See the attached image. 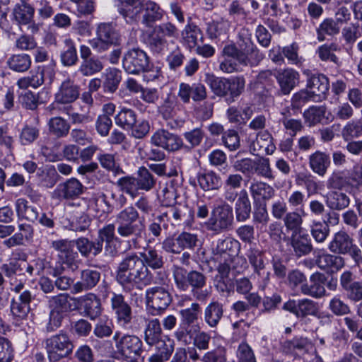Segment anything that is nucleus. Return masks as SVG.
<instances>
[{
  "label": "nucleus",
  "instance_id": "f257e3e1",
  "mask_svg": "<svg viewBox=\"0 0 362 362\" xmlns=\"http://www.w3.org/2000/svg\"><path fill=\"white\" fill-rule=\"evenodd\" d=\"M148 58L145 52L139 48H133L129 50L123 59V67L129 74H136L141 71H145L144 77L148 80L157 78L159 71H148Z\"/></svg>",
  "mask_w": 362,
  "mask_h": 362
},
{
  "label": "nucleus",
  "instance_id": "f03ea898",
  "mask_svg": "<svg viewBox=\"0 0 362 362\" xmlns=\"http://www.w3.org/2000/svg\"><path fill=\"white\" fill-rule=\"evenodd\" d=\"M117 351L127 362H135L142 353V341L130 334L115 332L113 336Z\"/></svg>",
  "mask_w": 362,
  "mask_h": 362
},
{
  "label": "nucleus",
  "instance_id": "7ed1b4c3",
  "mask_svg": "<svg viewBox=\"0 0 362 362\" xmlns=\"http://www.w3.org/2000/svg\"><path fill=\"white\" fill-rule=\"evenodd\" d=\"M119 40L118 33L110 23H101L96 28L95 37L90 40L89 44L93 49L100 52L119 44Z\"/></svg>",
  "mask_w": 362,
  "mask_h": 362
},
{
  "label": "nucleus",
  "instance_id": "20e7f679",
  "mask_svg": "<svg viewBox=\"0 0 362 362\" xmlns=\"http://www.w3.org/2000/svg\"><path fill=\"white\" fill-rule=\"evenodd\" d=\"M233 222L232 206L226 202H222L212 209L207 225L210 230L218 233L228 230Z\"/></svg>",
  "mask_w": 362,
  "mask_h": 362
},
{
  "label": "nucleus",
  "instance_id": "39448f33",
  "mask_svg": "<svg viewBox=\"0 0 362 362\" xmlns=\"http://www.w3.org/2000/svg\"><path fill=\"white\" fill-rule=\"evenodd\" d=\"M74 345L67 334L60 333L46 340V350L52 361H58L68 356L73 351Z\"/></svg>",
  "mask_w": 362,
  "mask_h": 362
},
{
  "label": "nucleus",
  "instance_id": "423d86ee",
  "mask_svg": "<svg viewBox=\"0 0 362 362\" xmlns=\"http://www.w3.org/2000/svg\"><path fill=\"white\" fill-rule=\"evenodd\" d=\"M175 335L176 339L184 344H189L192 341L194 346L199 350L209 349L211 336L201 331L199 325H193L190 329L187 328L186 330L177 329Z\"/></svg>",
  "mask_w": 362,
  "mask_h": 362
},
{
  "label": "nucleus",
  "instance_id": "0eeeda50",
  "mask_svg": "<svg viewBox=\"0 0 362 362\" xmlns=\"http://www.w3.org/2000/svg\"><path fill=\"white\" fill-rule=\"evenodd\" d=\"M171 303L168 291L163 287L154 286L146 291V303L152 315H158L165 310Z\"/></svg>",
  "mask_w": 362,
  "mask_h": 362
},
{
  "label": "nucleus",
  "instance_id": "6e6552de",
  "mask_svg": "<svg viewBox=\"0 0 362 362\" xmlns=\"http://www.w3.org/2000/svg\"><path fill=\"white\" fill-rule=\"evenodd\" d=\"M74 304V309H77L82 313L94 320L98 317L102 311L101 302L94 293H90L78 298L71 300Z\"/></svg>",
  "mask_w": 362,
  "mask_h": 362
},
{
  "label": "nucleus",
  "instance_id": "1a4fd4ad",
  "mask_svg": "<svg viewBox=\"0 0 362 362\" xmlns=\"http://www.w3.org/2000/svg\"><path fill=\"white\" fill-rule=\"evenodd\" d=\"M27 266V262L24 259L14 260L1 267V269L10 279L12 289L19 292L25 282V277L23 274L24 267Z\"/></svg>",
  "mask_w": 362,
  "mask_h": 362
},
{
  "label": "nucleus",
  "instance_id": "9d476101",
  "mask_svg": "<svg viewBox=\"0 0 362 362\" xmlns=\"http://www.w3.org/2000/svg\"><path fill=\"white\" fill-rule=\"evenodd\" d=\"M174 278L177 287L183 291H186L189 286L193 288H202L206 283L205 276L202 273L196 271L187 272L182 268L175 269Z\"/></svg>",
  "mask_w": 362,
  "mask_h": 362
},
{
  "label": "nucleus",
  "instance_id": "9b49d317",
  "mask_svg": "<svg viewBox=\"0 0 362 362\" xmlns=\"http://www.w3.org/2000/svg\"><path fill=\"white\" fill-rule=\"evenodd\" d=\"M329 248L333 252L350 254L356 262L360 259V249L352 244V240L344 231H339L334 235Z\"/></svg>",
  "mask_w": 362,
  "mask_h": 362
},
{
  "label": "nucleus",
  "instance_id": "f8f14e48",
  "mask_svg": "<svg viewBox=\"0 0 362 362\" xmlns=\"http://www.w3.org/2000/svg\"><path fill=\"white\" fill-rule=\"evenodd\" d=\"M115 226L107 224L98 230V236L96 240L95 252H100L103 249V243H105V252L110 255H113L117 252V246L119 243V239L115 233Z\"/></svg>",
  "mask_w": 362,
  "mask_h": 362
},
{
  "label": "nucleus",
  "instance_id": "ddd939ff",
  "mask_svg": "<svg viewBox=\"0 0 362 362\" xmlns=\"http://www.w3.org/2000/svg\"><path fill=\"white\" fill-rule=\"evenodd\" d=\"M110 301L117 323L122 327L127 326L132 319L131 307L125 302L124 296L121 294L113 293Z\"/></svg>",
  "mask_w": 362,
  "mask_h": 362
},
{
  "label": "nucleus",
  "instance_id": "4468645a",
  "mask_svg": "<svg viewBox=\"0 0 362 362\" xmlns=\"http://www.w3.org/2000/svg\"><path fill=\"white\" fill-rule=\"evenodd\" d=\"M119 1L118 11L126 23L133 24L141 18L143 11L142 0H119Z\"/></svg>",
  "mask_w": 362,
  "mask_h": 362
},
{
  "label": "nucleus",
  "instance_id": "2eb2a0df",
  "mask_svg": "<svg viewBox=\"0 0 362 362\" xmlns=\"http://www.w3.org/2000/svg\"><path fill=\"white\" fill-rule=\"evenodd\" d=\"M151 143L169 151L178 150L182 145V141L177 135L165 129H158L151 138Z\"/></svg>",
  "mask_w": 362,
  "mask_h": 362
},
{
  "label": "nucleus",
  "instance_id": "dca6fc26",
  "mask_svg": "<svg viewBox=\"0 0 362 362\" xmlns=\"http://www.w3.org/2000/svg\"><path fill=\"white\" fill-rule=\"evenodd\" d=\"M128 279L122 282L121 284L124 286L130 288L131 286H136L140 288L151 284L153 279L152 274L149 272L145 266L143 260L137 262V266L131 273L128 274Z\"/></svg>",
  "mask_w": 362,
  "mask_h": 362
},
{
  "label": "nucleus",
  "instance_id": "f3484780",
  "mask_svg": "<svg viewBox=\"0 0 362 362\" xmlns=\"http://www.w3.org/2000/svg\"><path fill=\"white\" fill-rule=\"evenodd\" d=\"M285 310L293 313L297 317L314 315L317 308L315 303L309 299L289 300L283 306Z\"/></svg>",
  "mask_w": 362,
  "mask_h": 362
},
{
  "label": "nucleus",
  "instance_id": "a211bd4d",
  "mask_svg": "<svg viewBox=\"0 0 362 362\" xmlns=\"http://www.w3.org/2000/svg\"><path fill=\"white\" fill-rule=\"evenodd\" d=\"M79 95V88L73 81L68 79L62 83L55 94V102L69 104L74 102Z\"/></svg>",
  "mask_w": 362,
  "mask_h": 362
},
{
  "label": "nucleus",
  "instance_id": "6ab92c4d",
  "mask_svg": "<svg viewBox=\"0 0 362 362\" xmlns=\"http://www.w3.org/2000/svg\"><path fill=\"white\" fill-rule=\"evenodd\" d=\"M305 122L309 126H313L317 123L327 124L334 119V115L327 112L324 106H312L303 113Z\"/></svg>",
  "mask_w": 362,
  "mask_h": 362
},
{
  "label": "nucleus",
  "instance_id": "aec40b11",
  "mask_svg": "<svg viewBox=\"0 0 362 362\" xmlns=\"http://www.w3.org/2000/svg\"><path fill=\"white\" fill-rule=\"evenodd\" d=\"M307 88L313 95L314 101L322 100L329 90L328 78L322 74L313 76L308 81Z\"/></svg>",
  "mask_w": 362,
  "mask_h": 362
},
{
  "label": "nucleus",
  "instance_id": "412c9836",
  "mask_svg": "<svg viewBox=\"0 0 362 362\" xmlns=\"http://www.w3.org/2000/svg\"><path fill=\"white\" fill-rule=\"evenodd\" d=\"M255 137L256 140L252 141L250 145V148L254 153L265 152L272 155L274 152L276 146L273 144L272 135L267 131L259 132Z\"/></svg>",
  "mask_w": 362,
  "mask_h": 362
},
{
  "label": "nucleus",
  "instance_id": "4be33fe9",
  "mask_svg": "<svg viewBox=\"0 0 362 362\" xmlns=\"http://www.w3.org/2000/svg\"><path fill=\"white\" fill-rule=\"evenodd\" d=\"M177 34L176 27L171 23L167 22L155 27L152 35V44L159 48L165 46V37H175Z\"/></svg>",
  "mask_w": 362,
  "mask_h": 362
},
{
  "label": "nucleus",
  "instance_id": "5701e85b",
  "mask_svg": "<svg viewBox=\"0 0 362 362\" xmlns=\"http://www.w3.org/2000/svg\"><path fill=\"white\" fill-rule=\"evenodd\" d=\"M300 75L293 69H286L280 71L276 76L281 92L287 95L299 83Z\"/></svg>",
  "mask_w": 362,
  "mask_h": 362
},
{
  "label": "nucleus",
  "instance_id": "b1692460",
  "mask_svg": "<svg viewBox=\"0 0 362 362\" xmlns=\"http://www.w3.org/2000/svg\"><path fill=\"white\" fill-rule=\"evenodd\" d=\"M180 42L187 49H194L202 39L200 29L193 23H188L181 31Z\"/></svg>",
  "mask_w": 362,
  "mask_h": 362
},
{
  "label": "nucleus",
  "instance_id": "393cba45",
  "mask_svg": "<svg viewBox=\"0 0 362 362\" xmlns=\"http://www.w3.org/2000/svg\"><path fill=\"white\" fill-rule=\"evenodd\" d=\"M35 8L29 3L16 4L12 11L13 19L20 25H28L33 22Z\"/></svg>",
  "mask_w": 362,
  "mask_h": 362
},
{
  "label": "nucleus",
  "instance_id": "a878e982",
  "mask_svg": "<svg viewBox=\"0 0 362 362\" xmlns=\"http://www.w3.org/2000/svg\"><path fill=\"white\" fill-rule=\"evenodd\" d=\"M323 281V275L319 273L313 274L310 276V285H302L301 291L305 295H308L314 298H321L325 293Z\"/></svg>",
  "mask_w": 362,
  "mask_h": 362
},
{
  "label": "nucleus",
  "instance_id": "bb28decb",
  "mask_svg": "<svg viewBox=\"0 0 362 362\" xmlns=\"http://www.w3.org/2000/svg\"><path fill=\"white\" fill-rule=\"evenodd\" d=\"M100 279V274L95 270L86 269L82 272L81 281L76 283L73 288V293H77L83 290L95 286Z\"/></svg>",
  "mask_w": 362,
  "mask_h": 362
},
{
  "label": "nucleus",
  "instance_id": "cd10ccee",
  "mask_svg": "<svg viewBox=\"0 0 362 362\" xmlns=\"http://www.w3.org/2000/svg\"><path fill=\"white\" fill-rule=\"evenodd\" d=\"M291 344L294 349L305 350L303 360L305 362H322V358L317 355L314 346L307 339H295Z\"/></svg>",
  "mask_w": 362,
  "mask_h": 362
},
{
  "label": "nucleus",
  "instance_id": "c85d7f7f",
  "mask_svg": "<svg viewBox=\"0 0 362 362\" xmlns=\"http://www.w3.org/2000/svg\"><path fill=\"white\" fill-rule=\"evenodd\" d=\"M240 248V244L238 240L228 238L218 240L215 250L218 254L223 255V259H226L238 255Z\"/></svg>",
  "mask_w": 362,
  "mask_h": 362
},
{
  "label": "nucleus",
  "instance_id": "c756f323",
  "mask_svg": "<svg viewBox=\"0 0 362 362\" xmlns=\"http://www.w3.org/2000/svg\"><path fill=\"white\" fill-rule=\"evenodd\" d=\"M54 69L52 65L39 66L30 76L33 82V88H37L43 83H51L54 77Z\"/></svg>",
  "mask_w": 362,
  "mask_h": 362
},
{
  "label": "nucleus",
  "instance_id": "7c9ffc66",
  "mask_svg": "<svg viewBox=\"0 0 362 362\" xmlns=\"http://www.w3.org/2000/svg\"><path fill=\"white\" fill-rule=\"evenodd\" d=\"M141 260L137 255H131L122 261L119 265L117 275V279L120 284L128 279V274L131 273L136 267L137 262H141Z\"/></svg>",
  "mask_w": 362,
  "mask_h": 362
},
{
  "label": "nucleus",
  "instance_id": "2f4dec72",
  "mask_svg": "<svg viewBox=\"0 0 362 362\" xmlns=\"http://www.w3.org/2000/svg\"><path fill=\"white\" fill-rule=\"evenodd\" d=\"M15 209L19 218H24L32 222L38 219L37 209L34 206H29L28 202L23 198H19L16 201Z\"/></svg>",
  "mask_w": 362,
  "mask_h": 362
},
{
  "label": "nucleus",
  "instance_id": "473e14b6",
  "mask_svg": "<svg viewBox=\"0 0 362 362\" xmlns=\"http://www.w3.org/2000/svg\"><path fill=\"white\" fill-rule=\"evenodd\" d=\"M236 219L243 222L249 218L251 212V204L245 190L240 192L235 206Z\"/></svg>",
  "mask_w": 362,
  "mask_h": 362
},
{
  "label": "nucleus",
  "instance_id": "72a5a7b5",
  "mask_svg": "<svg viewBox=\"0 0 362 362\" xmlns=\"http://www.w3.org/2000/svg\"><path fill=\"white\" fill-rule=\"evenodd\" d=\"M330 164L328 155L320 151H316L310 156V166L313 171L323 176Z\"/></svg>",
  "mask_w": 362,
  "mask_h": 362
},
{
  "label": "nucleus",
  "instance_id": "f704fd0d",
  "mask_svg": "<svg viewBox=\"0 0 362 362\" xmlns=\"http://www.w3.org/2000/svg\"><path fill=\"white\" fill-rule=\"evenodd\" d=\"M317 263L321 269L331 272H334L341 269L344 265V262L342 257L329 254H322L320 255L317 260Z\"/></svg>",
  "mask_w": 362,
  "mask_h": 362
},
{
  "label": "nucleus",
  "instance_id": "c9c22d12",
  "mask_svg": "<svg viewBox=\"0 0 362 362\" xmlns=\"http://www.w3.org/2000/svg\"><path fill=\"white\" fill-rule=\"evenodd\" d=\"M143 23L146 25L160 21L163 16V11L158 4L152 1L143 2Z\"/></svg>",
  "mask_w": 362,
  "mask_h": 362
},
{
  "label": "nucleus",
  "instance_id": "e433bc0d",
  "mask_svg": "<svg viewBox=\"0 0 362 362\" xmlns=\"http://www.w3.org/2000/svg\"><path fill=\"white\" fill-rule=\"evenodd\" d=\"M181 315V326L179 329L186 330L187 328L190 329L193 325L196 323L198 320L199 313V305L198 303H192L190 308L181 310L180 311Z\"/></svg>",
  "mask_w": 362,
  "mask_h": 362
},
{
  "label": "nucleus",
  "instance_id": "4c0bfd02",
  "mask_svg": "<svg viewBox=\"0 0 362 362\" xmlns=\"http://www.w3.org/2000/svg\"><path fill=\"white\" fill-rule=\"evenodd\" d=\"M103 78L105 90L113 93L117 89L122 80V73L115 68H109L105 70Z\"/></svg>",
  "mask_w": 362,
  "mask_h": 362
},
{
  "label": "nucleus",
  "instance_id": "58836bf2",
  "mask_svg": "<svg viewBox=\"0 0 362 362\" xmlns=\"http://www.w3.org/2000/svg\"><path fill=\"white\" fill-rule=\"evenodd\" d=\"M8 67L16 72H24L31 66L30 57L27 54H13L7 62Z\"/></svg>",
  "mask_w": 362,
  "mask_h": 362
},
{
  "label": "nucleus",
  "instance_id": "ea45409f",
  "mask_svg": "<svg viewBox=\"0 0 362 362\" xmlns=\"http://www.w3.org/2000/svg\"><path fill=\"white\" fill-rule=\"evenodd\" d=\"M230 28L228 21L223 18L214 20L210 22L206 28V33L211 39L217 38L227 34Z\"/></svg>",
  "mask_w": 362,
  "mask_h": 362
},
{
  "label": "nucleus",
  "instance_id": "a19ab883",
  "mask_svg": "<svg viewBox=\"0 0 362 362\" xmlns=\"http://www.w3.org/2000/svg\"><path fill=\"white\" fill-rule=\"evenodd\" d=\"M326 203L330 209L340 210L349 205V199L344 193L339 191H334L327 194Z\"/></svg>",
  "mask_w": 362,
  "mask_h": 362
},
{
  "label": "nucleus",
  "instance_id": "79ce46f5",
  "mask_svg": "<svg viewBox=\"0 0 362 362\" xmlns=\"http://www.w3.org/2000/svg\"><path fill=\"white\" fill-rule=\"evenodd\" d=\"M115 124L125 130L129 129L136 121L135 112L129 108H122L115 116Z\"/></svg>",
  "mask_w": 362,
  "mask_h": 362
},
{
  "label": "nucleus",
  "instance_id": "37998d69",
  "mask_svg": "<svg viewBox=\"0 0 362 362\" xmlns=\"http://www.w3.org/2000/svg\"><path fill=\"white\" fill-rule=\"evenodd\" d=\"M197 180L201 188L205 191L218 189L221 185L220 177L212 172L199 174Z\"/></svg>",
  "mask_w": 362,
  "mask_h": 362
},
{
  "label": "nucleus",
  "instance_id": "c03bdc74",
  "mask_svg": "<svg viewBox=\"0 0 362 362\" xmlns=\"http://www.w3.org/2000/svg\"><path fill=\"white\" fill-rule=\"evenodd\" d=\"M250 191L255 199H269L274 194V189L268 184L262 182H254Z\"/></svg>",
  "mask_w": 362,
  "mask_h": 362
},
{
  "label": "nucleus",
  "instance_id": "a18cd8bd",
  "mask_svg": "<svg viewBox=\"0 0 362 362\" xmlns=\"http://www.w3.org/2000/svg\"><path fill=\"white\" fill-rule=\"evenodd\" d=\"M49 132L57 137L67 135L70 129L69 123L61 117H54L48 122Z\"/></svg>",
  "mask_w": 362,
  "mask_h": 362
},
{
  "label": "nucleus",
  "instance_id": "49530a36",
  "mask_svg": "<svg viewBox=\"0 0 362 362\" xmlns=\"http://www.w3.org/2000/svg\"><path fill=\"white\" fill-rule=\"evenodd\" d=\"M222 315V305L218 303H211L205 309V321L211 327L217 325Z\"/></svg>",
  "mask_w": 362,
  "mask_h": 362
},
{
  "label": "nucleus",
  "instance_id": "de8ad7c7",
  "mask_svg": "<svg viewBox=\"0 0 362 362\" xmlns=\"http://www.w3.org/2000/svg\"><path fill=\"white\" fill-rule=\"evenodd\" d=\"M157 348L158 349V353L149 358V362H164L167 361L173 351V342L170 340H168L167 343L163 341H158Z\"/></svg>",
  "mask_w": 362,
  "mask_h": 362
},
{
  "label": "nucleus",
  "instance_id": "09e8293b",
  "mask_svg": "<svg viewBox=\"0 0 362 362\" xmlns=\"http://www.w3.org/2000/svg\"><path fill=\"white\" fill-rule=\"evenodd\" d=\"M206 83L216 95H227L228 79L218 78L212 74H207L206 75Z\"/></svg>",
  "mask_w": 362,
  "mask_h": 362
},
{
  "label": "nucleus",
  "instance_id": "8fccbe9b",
  "mask_svg": "<svg viewBox=\"0 0 362 362\" xmlns=\"http://www.w3.org/2000/svg\"><path fill=\"white\" fill-rule=\"evenodd\" d=\"M292 245L297 255L302 256L311 250L308 235L299 233L292 235Z\"/></svg>",
  "mask_w": 362,
  "mask_h": 362
},
{
  "label": "nucleus",
  "instance_id": "3c124183",
  "mask_svg": "<svg viewBox=\"0 0 362 362\" xmlns=\"http://www.w3.org/2000/svg\"><path fill=\"white\" fill-rule=\"evenodd\" d=\"M117 233L122 237H129L133 234H140L144 228L141 221L117 223Z\"/></svg>",
  "mask_w": 362,
  "mask_h": 362
},
{
  "label": "nucleus",
  "instance_id": "603ef678",
  "mask_svg": "<svg viewBox=\"0 0 362 362\" xmlns=\"http://www.w3.org/2000/svg\"><path fill=\"white\" fill-rule=\"evenodd\" d=\"M70 243L66 240H58L53 243V246L55 249L60 251L59 255L60 258L63 260L64 263L69 266L71 269L73 267V261L75 257V255L73 252H69Z\"/></svg>",
  "mask_w": 362,
  "mask_h": 362
},
{
  "label": "nucleus",
  "instance_id": "864d4df0",
  "mask_svg": "<svg viewBox=\"0 0 362 362\" xmlns=\"http://www.w3.org/2000/svg\"><path fill=\"white\" fill-rule=\"evenodd\" d=\"M74 298H69L65 294H59L54 296L49 300L53 310H59L64 313L68 310H74V304L71 300Z\"/></svg>",
  "mask_w": 362,
  "mask_h": 362
},
{
  "label": "nucleus",
  "instance_id": "5fc2aeb1",
  "mask_svg": "<svg viewBox=\"0 0 362 362\" xmlns=\"http://www.w3.org/2000/svg\"><path fill=\"white\" fill-rule=\"evenodd\" d=\"M161 332L160 324L158 319L148 322L145 332V340L147 344H153L158 339Z\"/></svg>",
  "mask_w": 362,
  "mask_h": 362
},
{
  "label": "nucleus",
  "instance_id": "6e6d98bb",
  "mask_svg": "<svg viewBox=\"0 0 362 362\" xmlns=\"http://www.w3.org/2000/svg\"><path fill=\"white\" fill-rule=\"evenodd\" d=\"M248 258L250 264L254 267L256 273L259 275L262 274L265 276V278L268 279L269 273L264 272V262L262 254L258 250H251L248 254Z\"/></svg>",
  "mask_w": 362,
  "mask_h": 362
},
{
  "label": "nucleus",
  "instance_id": "4d7b16f0",
  "mask_svg": "<svg viewBox=\"0 0 362 362\" xmlns=\"http://www.w3.org/2000/svg\"><path fill=\"white\" fill-rule=\"evenodd\" d=\"M303 219L301 216L297 212L288 213L284 218V224L286 227L293 231V234L297 233H301V224Z\"/></svg>",
  "mask_w": 362,
  "mask_h": 362
},
{
  "label": "nucleus",
  "instance_id": "13d9d810",
  "mask_svg": "<svg viewBox=\"0 0 362 362\" xmlns=\"http://www.w3.org/2000/svg\"><path fill=\"white\" fill-rule=\"evenodd\" d=\"M69 221V229L75 231H84L90 224L88 217L81 213L71 216Z\"/></svg>",
  "mask_w": 362,
  "mask_h": 362
},
{
  "label": "nucleus",
  "instance_id": "bf43d9fd",
  "mask_svg": "<svg viewBox=\"0 0 362 362\" xmlns=\"http://www.w3.org/2000/svg\"><path fill=\"white\" fill-rule=\"evenodd\" d=\"M117 184L121 189L134 197L139 190L137 180L132 177H123L118 180Z\"/></svg>",
  "mask_w": 362,
  "mask_h": 362
},
{
  "label": "nucleus",
  "instance_id": "052dcab7",
  "mask_svg": "<svg viewBox=\"0 0 362 362\" xmlns=\"http://www.w3.org/2000/svg\"><path fill=\"white\" fill-rule=\"evenodd\" d=\"M138 173L139 179L137 180V182L139 189H143L145 191L150 190L155 184L152 175L144 167L140 168Z\"/></svg>",
  "mask_w": 362,
  "mask_h": 362
},
{
  "label": "nucleus",
  "instance_id": "680f3d73",
  "mask_svg": "<svg viewBox=\"0 0 362 362\" xmlns=\"http://www.w3.org/2000/svg\"><path fill=\"white\" fill-rule=\"evenodd\" d=\"M245 81L243 78L234 77L228 79L227 95L235 98L240 95L245 88Z\"/></svg>",
  "mask_w": 362,
  "mask_h": 362
},
{
  "label": "nucleus",
  "instance_id": "e2e57ef3",
  "mask_svg": "<svg viewBox=\"0 0 362 362\" xmlns=\"http://www.w3.org/2000/svg\"><path fill=\"white\" fill-rule=\"evenodd\" d=\"M201 360L202 362H226V349L218 346L216 349L206 352Z\"/></svg>",
  "mask_w": 362,
  "mask_h": 362
},
{
  "label": "nucleus",
  "instance_id": "0e129e2a",
  "mask_svg": "<svg viewBox=\"0 0 362 362\" xmlns=\"http://www.w3.org/2000/svg\"><path fill=\"white\" fill-rule=\"evenodd\" d=\"M339 31V27L337 25L336 22L332 19H325L322 23H321L319 28L317 29L318 40L320 41L325 40V37L322 36L323 34L331 35L338 33Z\"/></svg>",
  "mask_w": 362,
  "mask_h": 362
},
{
  "label": "nucleus",
  "instance_id": "69168bd1",
  "mask_svg": "<svg viewBox=\"0 0 362 362\" xmlns=\"http://www.w3.org/2000/svg\"><path fill=\"white\" fill-rule=\"evenodd\" d=\"M311 234L317 242L322 243L329 234V228L324 223L313 221L311 225Z\"/></svg>",
  "mask_w": 362,
  "mask_h": 362
},
{
  "label": "nucleus",
  "instance_id": "338daca9",
  "mask_svg": "<svg viewBox=\"0 0 362 362\" xmlns=\"http://www.w3.org/2000/svg\"><path fill=\"white\" fill-rule=\"evenodd\" d=\"M62 192L65 197L78 196L82 192V185L76 179H70L62 186Z\"/></svg>",
  "mask_w": 362,
  "mask_h": 362
},
{
  "label": "nucleus",
  "instance_id": "774afa93",
  "mask_svg": "<svg viewBox=\"0 0 362 362\" xmlns=\"http://www.w3.org/2000/svg\"><path fill=\"white\" fill-rule=\"evenodd\" d=\"M129 130L131 131L132 136L136 139H141L148 134L150 125L148 122L145 119H136L134 124Z\"/></svg>",
  "mask_w": 362,
  "mask_h": 362
}]
</instances>
